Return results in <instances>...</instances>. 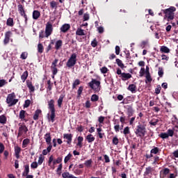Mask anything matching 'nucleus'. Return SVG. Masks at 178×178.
I'll list each match as a JSON object with an SVG mask.
<instances>
[{"instance_id":"nucleus-27","label":"nucleus","mask_w":178,"mask_h":178,"mask_svg":"<svg viewBox=\"0 0 178 178\" xmlns=\"http://www.w3.org/2000/svg\"><path fill=\"white\" fill-rule=\"evenodd\" d=\"M25 118H26V111L22 110L19 112V119H21L22 120H25Z\"/></svg>"},{"instance_id":"nucleus-21","label":"nucleus","mask_w":178,"mask_h":178,"mask_svg":"<svg viewBox=\"0 0 178 178\" xmlns=\"http://www.w3.org/2000/svg\"><path fill=\"white\" fill-rule=\"evenodd\" d=\"M63 44V42H62V40H58L56 42V45H55V49L58 51L59 49H60V47H62Z\"/></svg>"},{"instance_id":"nucleus-33","label":"nucleus","mask_w":178,"mask_h":178,"mask_svg":"<svg viewBox=\"0 0 178 178\" xmlns=\"http://www.w3.org/2000/svg\"><path fill=\"white\" fill-rule=\"evenodd\" d=\"M38 52H39V54H42V52H44V46L41 43L38 44Z\"/></svg>"},{"instance_id":"nucleus-53","label":"nucleus","mask_w":178,"mask_h":178,"mask_svg":"<svg viewBox=\"0 0 178 178\" xmlns=\"http://www.w3.org/2000/svg\"><path fill=\"white\" fill-rule=\"evenodd\" d=\"M160 137H161V138H163V139L168 138H169V134H168L166 133H161L160 134Z\"/></svg>"},{"instance_id":"nucleus-18","label":"nucleus","mask_w":178,"mask_h":178,"mask_svg":"<svg viewBox=\"0 0 178 178\" xmlns=\"http://www.w3.org/2000/svg\"><path fill=\"white\" fill-rule=\"evenodd\" d=\"M51 114H48V120L54 123L55 122V111H50Z\"/></svg>"},{"instance_id":"nucleus-31","label":"nucleus","mask_w":178,"mask_h":178,"mask_svg":"<svg viewBox=\"0 0 178 178\" xmlns=\"http://www.w3.org/2000/svg\"><path fill=\"white\" fill-rule=\"evenodd\" d=\"M29 144H30V140L29 138L24 139L22 142V148H26Z\"/></svg>"},{"instance_id":"nucleus-10","label":"nucleus","mask_w":178,"mask_h":178,"mask_svg":"<svg viewBox=\"0 0 178 178\" xmlns=\"http://www.w3.org/2000/svg\"><path fill=\"white\" fill-rule=\"evenodd\" d=\"M120 77L121 80H122V81H126L129 80V79H131V74L123 72L122 74H121V76H120Z\"/></svg>"},{"instance_id":"nucleus-12","label":"nucleus","mask_w":178,"mask_h":178,"mask_svg":"<svg viewBox=\"0 0 178 178\" xmlns=\"http://www.w3.org/2000/svg\"><path fill=\"white\" fill-rule=\"evenodd\" d=\"M26 86L29 90V92H34L35 91V87L33 86V83L29 80L26 81Z\"/></svg>"},{"instance_id":"nucleus-50","label":"nucleus","mask_w":178,"mask_h":178,"mask_svg":"<svg viewBox=\"0 0 178 178\" xmlns=\"http://www.w3.org/2000/svg\"><path fill=\"white\" fill-rule=\"evenodd\" d=\"M44 156H42V154H40L38 159V165H42V162H44Z\"/></svg>"},{"instance_id":"nucleus-46","label":"nucleus","mask_w":178,"mask_h":178,"mask_svg":"<svg viewBox=\"0 0 178 178\" xmlns=\"http://www.w3.org/2000/svg\"><path fill=\"white\" fill-rule=\"evenodd\" d=\"M151 172H152V168H151V167L146 168V170L145 172V176L149 175V173H151Z\"/></svg>"},{"instance_id":"nucleus-60","label":"nucleus","mask_w":178,"mask_h":178,"mask_svg":"<svg viewBox=\"0 0 178 178\" xmlns=\"http://www.w3.org/2000/svg\"><path fill=\"white\" fill-rule=\"evenodd\" d=\"M11 35H12V32L8 31V32H6V34H5V38H8L9 40H10Z\"/></svg>"},{"instance_id":"nucleus-4","label":"nucleus","mask_w":178,"mask_h":178,"mask_svg":"<svg viewBox=\"0 0 178 178\" xmlns=\"http://www.w3.org/2000/svg\"><path fill=\"white\" fill-rule=\"evenodd\" d=\"M176 11V8L170 7L164 10V13L165 15V17H167L168 20H173L175 19V13Z\"/></svg>"},{"instance_id":"nucleus-56","label":"nucleus","mask_w":178,"mask_h":178,"mask_svg":"<svg viewBox=\"0 0 178 178\" xmlns=\"http://www.w3.org/2000/svg\"><path fill=\"white\" fill-rule=\"evenodd\" d=\"M91 45L93 48H95V47L98 45V42H97V39H94L93 41H92Z\"/></svg>"},{"instance_id":"nucleus-52","label":"nucleus","mask_w":178,"mask_h":178,"mask_svg":"<svg viewBox=\"0 0 178 178\" xmlns=\"http://www.w3.org/2000/svg\"><path fill=\"white\" fill-rule=\"evenodd\" d=\"M158 74H159V77L163 76V69H162V67L159 68Z\"/></svg>"},{"instance_id":"nucleus-24","label":"nucleus","mask_w":178,"mask_h":178,"mask_svg":"<svg viewBox=\"0 0 178 178\" xmlns=\"http://www.w3.org/2000/svg\"><path fill=\"white\" fill-rule=\"evenodd\" d=\"M84 165L88 168H91L92 166V159L86 160Z\"/></svg>"},{"instance_id":"nucleus-11","label":"nucleus","mask_w":178,"mask_h":178,"mask_svg":"<svg viewBox=\"0 0 178 178\" xmlns=\"http://www.w3.org/2000/svg\"><path fill=\"white\" fill-rule=\"evenodd\" d=\"M61 33H67L70 30V24H64L60 29Z\"/></svg>"},{"instance_id":"nucleus-19","label":"nucleus","mask_w":178,"mask_h":178,"mask_svg":"<svg viewBox=\"0 0 178 178\" xmlns=\"http://www.w3.org/2000/svg\"><path fill=\"white\" fill-rule=\"evenodd\" d=\"M76 35H86V32L84 31L83 29H81V28H78L76 31Z\"/></svg>"},{"instance_id":"nucleus-61","label":"nucleus","mask_w":178,"mask_h":178,"mask_svg":"<svg viewBox=\"0 0 178 178\" xmlns=\"http://www.w3.org/2000/svg\"><path fill=\"white\" fill-rule=\"evenodd\" d=\"M30 102L29 99L26 100L24 104V108H29L30 106Z\"/></svg>"},{"instance_id":"nucleus-48","label":"nucleus","mask_w":178,"mask_h":178,"mask_svg":"<svg viewBox=\"0 0 178 178\" xmlns=\"http://www.w3.org/2000/svg\"><path fill=\"white\" fill-rule=\"evenodd\" d=\"M148 40L142 41L140 43L141 48H145L146 45H148Z\"/></svg>"},{"instance_id":"nucleus-44","label":"nucleus","mask_w":178,"mask_h":178,"mask_svg":"<svg viewBox=\"0 0 178 178\" xmlns=\"http://www.w3.org/2000/svg\"><path fill=\"white\" fill-rule=\"evenodd\" d=\"M51 70L53 74V76H55L58 73V68L56 67H51Z\"/></svg>"},{"instance_id":"nucleus-29","label":"nucleus","mask_w":178,"mask_h":178,"mask_svg":"<svg viewBox=\"0 0 178 178\" xmlns=\"http://www.w3.org/2000/svg\"><path fill=\"white\" fill-rule=\"evenodd\" d=\"M30 172V167L29 165H25L24 171L23 172V176H27L29 175V173Z\"/></svg>"},{"instance_id":"nucleus-43","label":"nucleus","mask_w":178,"mask_h":178,"mask_svg":"<svg viewBox=\"0 0 178 178\" xmlns=\"http://www.w3.org/2000/svg\"><path fill=\"white\" fill-rule=\"evenodd\" d=\"M0 123L3 124L6 123V117H5V115H0Z\"/></svg>"},{"instance_id":"nucleus-25","label":"nucleus","mask_w":178,"mask_h":178,"mask_svg":"<svg viewBox=\"0 0 178 178\" xmlns=\"http://www.w3.org/2000/svg\"><path fill=\"white\" fill-rule=\"evenodd\" d=\"M97 134L99 137V138H104V136H105V134L102 133V128L99 127L97 129Z\"/></svg>"},{"instance_id":"nucleus-51","label":"nucleus","mask_w":178,"mask_h":178,"mask_svg":"<svg viewBox=\"0 0 178 178\" xmlns=\"http://www.w3.org/2000/svg\"><path fill=\"white\" fill-rule=\"evenodd\" d=\"M31 169H37L38 168V163L37 162H33L31 164Z\"/></svg>"},{"instance_id":"nucleus-3","label":"nucleus","mask_w":178,"mask_h":178,"mask_svg":"<svg viewBox=\"0 0 178 178\" xmlns=\"http://www.w3.org/2000/svg\"><path fill=\"white\" fill-rule=\"evenodd\" d=\"M76 63H77V54H76V53H73L68 59L66 66L67 67L72 68L76 65Z\"/></svg>"},{"instance_id":"nucleus-47","label":"nucleus","mask_w":178,"mask_h":178,"mask_svg":"<svg viewBox=\"0 0 178 178\" xmlns=\"http://www.w3.org/2000/svg\"><path fill=\"white\" fill-rule=\"evenodd\" d=\"M113 145H118V144H119V138H118V136H115L113 138Z\"/></svg>"},{"instance_id":"nucleus-30","label":"nucleus","mask_w":178,"mask_h":178,"mask_svg":"<svg viewBox=\"0 0 178 178\" xmlns=\"http://www.w3.org/2000/svg\"><path fill=\"white\" fill-rule=\"evenodd\" d=\"M152 81V78H151V75L149 74V72H147L146 74V81L145 83H151Z\"/></svg>"},{"instance_id":"nucleus-8","label":"nucleus","mask_w":178,"mask_h":178,"mask_svg":"<svg viewBox=\"0 0 178 178\" xmlns=\"http://www.w3.org/2000/svg\"><path fill=\"white\" fill-rule=\"evenodd\" d=\"M63 138H64V143H67L68 145H70V144H72V141L73 140V134H64Z\"/></svg>"},{"instance_id":"nucleus-22","label":"nucleus","mask_w":178,"mask_h":178,"mask_svg":"<svg viewBox=\"0 0 178 178\" xmlns=\"http://www.w3.org/2000/svg\"><path fill=\"white\" fill-rule=\"evenodd\" d=\"M27 77H29V72L25 71L21 76V79L22 80V82L24 83L26 80H27Z\"/></svg>"},{"instance_id":"nucleus-5","label":"nucleus","mask_w":178,"mask_h":178,"mask_svg":"<svg viewBox=\"0 0 178 178\" xmlns=\"http://www.w3.org/2000/svg\"><path fill=\"white\" fill-rule=\"evenodd\" d=\"M16 95H15V92L10 93L8 95L6 102L9 106H13V105H16L19 102V99H14Z\"/></svg>"},{"instance_id":"nucleus-6","label":"nucleus","mask_w":178,"mask_h":178,"mask_svg":"<svg viewBox=\"0 0 178 178\" xmlns=\"http://www.w3.org/2000/svg\"><path fill=\"white\" fill-rule=\"evenodd\" d=\"M27 131H29V128L26 126L24 122L19 124V129H18V137L24 136L27 134Z\"/></svg>"},{"instance_id":"nucleus-16","label":"nucleus","mask_w":178,"mask_h":178,"mask_svg":"<svg viewBox=\"0 0 178 178\" xmlns=\"http://www.w3.org/2000/svg\"><path fill=\"white\" fill-rule=\"evenodd\" d=\"M44 138L45 139L47 145H49H49H52L51 144V140H52L51 138V134H49V133L46 134L44 135Z\"/></svg>"},{"instance_id":"nucleus-38","label":"nucleus","mask_w":178,"mask_h":178,"mask_svg":"<svg viewBox=\"0 0 178 178\" xmlns=\"http://www.w3.org/2000/svg\"><path fill=\"white\" fill-rule=\"evenodd\" d=\"M159 122V120H158V119H152L149 122V124H151V126H156V124H158Z\"/></svg>"},{"instance_id":"nucleus-9","label":"nucleus","mask_w":178,"mask_h":178,"mask_svg":"<svg viewBox=\"0 0 178 178\" xmlns=\"http://www.w3.org/2000/svg\"><path fill=\"white\" fill-rule=\"evenodd\" d=\"M18 8V12H19L21 16H24V19L27 20V15H26V13H24V8L23 7V5L19 4L17 6Z\"/></svg>"},{"instance_id":"nucleus-15","label":"nucleus","mask_w":178,"mask_h":178,"mask_svg":"<svg viewBox=\"0 0 178 178\" xmlns=\"http://www.w3.org/2000/svg\"><path fill=\"white\" fill-rule=\"evenodd\" d=\"M20 152H22V148L19 146H15V154L17 159L20 158Z\"/></svg>"},{"instance_id":"nucleus-40","label":"nucleus","mask_w":178,"mask_h":178,"mask_svg":"<svg viewBox=\"0 0 178 178\" xmlns=\"http://www.w3.org/2000/svg\"><path fill=\"white\" fill-rule=\"evenodd\" d=\"M159 152V148L154 147L153 149H151L150 153L156 155Z\"/></svg>"},{"instance_id":"nucleus-32","label":"nucleus","mask_w":178,"mask_h":178,"mask_svg":"<svg viewBox=\"0 0 178 178\" xmlns=\"http://www.w3.org/2000/svg\"><path fill=\"white\" fill-rule=\"evenodd\" d=\"M50 8L51 9H58V3L55 1H52L50 2Z\"/></svg>"},{"instance_id":"nucleus-20","label":"nucleus","mask_w":178,"mask_h":178,"mask_svg":"<svg viewBox=\"0 0 178 178\" xmlns=\"http://www.w3.org/2000/svg\"><path fill=\"white\" fill-rule=\"evenodd\" d=\"M84 140V138L83 136H79L78 137V143L76 145L79 147V148H81L83 147V141Z\"/></svg>"},{"instance_id":"nucleus-36","label":"nucleus","mask_w":178,"mask_h":178,"mask_svg":"<svg viewBox=\"0 0 178 178\" xmlns=\"http://www.w3.org/2000/svg\"><path fill=\"white\" fill-rule=\"evenodd\" d=\"M115 60H116V63L120 67H121V69H123V67H124V64H123V62H122V60L117 58Z\"/></svg>"},{"instance_id":"nucleus-35","label":"nucleus","mask_w":178,"mask_h":178,"mask_svg":"<svg viewBox=\"0 0 178 178\" xmlns=\"http://www.w3.org/2000/svg\"><path fill=\"white\" fill-rule=\"evenodd\" d=\"M63 98H65V96H63V95H61L58 100V106L59 108L62 106V103L63 102Z\"/></svg>"},{"instance_id":"nucleus-54","label":"nucleus","mask_w":178,"mask_h":178,"mask_svg":"<svg viewBox=\"0 0 178 178\" xmlns=\"http://www.w3.org/2000/svg\"><path fill=\"white\" fill-rule=\"evenodd\" d=\"M104 158L106 163H109V162H111V159H109L108 155L104 154Z\"/></svg>"},{"instance_id":"nucleus-7","label":"nucleus","mask_w":178,"mask_h":178,"mask_svg":"<svg viewBox=\"0 0 178 178\" xmlns=\"http://www.w3.org/2000/svg\"><path fill=\"white\" fill-rule=\"evenodd\" d=\"M52 31H54V27L52 26V24L51 22H47L46 24V27H45V37L46 38H48L51 34H52Z\"/></svg>"},{"instance_id":"nucleus-37","label":"nucleus","mask_w":178,"mask_h":178,"mask_svg":"<svg viewBox=\"0 0 178 178\" xmlns=\"http://www.w3.org/2000/svg\"><path fill=\"white\" fill-rule=\"evenodd\" d=\"M6 24H7V26H9L10 27H13V18H8L7 19Z\"/></svg>"},{"instance_id":"nucleus-23","label":"nucleus","mask_w":178,"mask_h":178,"mask_svg":"<svg viewBox=\"0 0 178 178\" xmlns=\"http://www.w3.org/2000/svg\"><path fill=\"white\" fill-rule=\"evenodd\" d=\"M86 140L88 143H92L95 141V138L94 137V136H92V134H89L86 136Z\"/></svg>"},{"instance_id":"nucleus-64","label":"nucleus","mask_w":178,"mask_h":178,"mask_svg":"<svg viewBox=\"0 0 178 178\" xmlns=\"http://www.w3.org/2000/svg\"><path fill=\"white\" fill-rule=\"evenodd\" d=\"M45 37L44 31H41L39 33V38H44Z\"/></svg>"},{"instance_id":"nucleus-26","label":"nucleus","mask_w":178,"mask_h":178,"mask_svg":"<svg viewBox=\"0 0 178 178\" xmlns=\"http://www.w3.org/2000/svg\"><path fill=\"white\" fill-rule=\"evenodd\" d=\"M41 113V110H36L35 112V114L33 115V120H38V118L40 116V114Z\"/></svg>"},{"instance_id":"nucleus-39","label":"nucleus","mask_w":178,"mask_h":178,"mask_svg":"<svg viewBox=\"0 0 178 178\" xmlns=\"http://www.w3.org/2000/svg\"><path fill=\"white\" fill-rule=\"evenodd\" d=\"M83 90H84V88L83 86H80L77 90L78 98H80L81 97V93L83 92Z\"/></svg>"},{"instance_id":"nucleus-41","label":"nucleus","mask_w":178,"mask_h":178,"mask_svg":"<svg viewBox=\"0 0 178 178\" xmlns=\"http://www.w3.org/2000/svg\"><path fill=\"white\" fill-rule=\"evenodd\" d=\"M72 156H73V155H72V154L69 153L67 154V156H66L65 157V159H64L65 163H67V162H69V161H70V159L72 158Z\"/></svg>"},{"instance_id":"nucleus-14","label":"nucleus","mask_w":178,"mask_h":178,"mask_svg":"<svg viewBox=\"0 0 178 178\" xmlns=\"http://www.w3.org/2000/svg\"><path fill=\"white\" fill-rule=\"evenodd\" d=\"M127 90H129V91H131L132 94H136L137 91V86H136V84H130L128 86Z\"/></svg>"},{"instance_id":"nucleus-62","label":"nucleus","mask_w":178,"mask_h":178,"mask_svg":"<svg viewBox=\"0 0 178 178\" xmlns=\"http://www.w3.org/2000/svg\"><path fill=\"white\" fill-rule=\"evenodd\" d=\"M90 19V15H88V13H86L83 15V21L84 22H87V20H89Z\"/></svg>"},{"instance_id":"nucleus-57","label":"nucleus","mask_w":178,"mask_h":178,"mask_svg":"<svg viewBox=\"0 0 178 178\" xmlns=\"http://www.w3.org/2000/svg\"><path fill=\"white\" fill-rule=\"evenodd\" d=\"M100 71L103 74H105L106 73L108 72V68L106 67H103L100 69Z\"/></svg>"},{"instance_id":"nucleus-55","label":"nucleus","mask_w":178,"mask_h":178,"mask_svg":"<svg viewBox=\"0 0 178 178\" xmlns=\"http://www.w3.org/2000/svg\"><path fill=\"white\" fill-rule=\"evenodd\" d=\"M27 56H28V54L27 52L24 51V52H22V54H21V59H27Z\"/></svg>"},{"instance_id":"nucleus-34","label":"nucleus","mask_w":178,"mask_h":178,"mask_svg":"<svg viewBox=\"0 0 178 178\" xmlns=\"http://www.w3.org/2000/svg\"><path fill=\"white\" fill-rule=\"evenodd\" d=\"M160 51L161 52H164V54H169L170 52V50L167 47L163 46L161 47Z\"/></svg>"},{"instance_id":"nucleus-49","label":"nucleus","mask_w":178,"mask_h":178,"mask_svg":"<svg viewBox=\"0 0 178 178\" xmlns=\"http://www.w3.org/2000/svg\"><path fill=\"white\" fill-rule=\"evenodd\" d=\"M79 84H80V80L76 79L72 84V88H76V86H79Z\"/></svg>"},{"instance_id":"nucleus-58","label":"nucleus","mask_w":178,"mask_h":178,"mask_svg":"<svg viewBox=\"0 0 178 178\" xmlns=\"http://www.w3.org/2000/svg\"><path fill=\"white\" fill-rule=\"evenodd\" d=\"M5 151V145H3V143H0V154H2Z\"/></svg>"},{"instance_id":"nucleus-28","label":"nucleus","mask_w":178,"mask_h":178,"mask_svg":"<svg viewBox=\"0 0 178 178\" xmlns=\"http://www.w3.org/2000/svg\"><path fill=\"white\" fill-rule=\"evenodd\" d=\"M51 149H52V145H49L47 149H44L42 151V155H48V153L51 152Z\"/></svg>"},{"instance_id":"nucleus-17","label":"nucleus","mask_w":178,"mask_h":178,"mask_svg":"<svg viewBox=\"0 0 178 178\" xmlns=\"http://www.w3.org/2000/svg\"><path fill=\"white\" fill-rule=\"evenodd\" d=\"M41 16L40 11L35 10L33 12V20H38V19Z\"/></svg>"},{"instance_id":"nucleus-2","label":"nucleus","mask_w":178,"mask_h":178,"mask_svg":"<svg viewBox=\"0 0 178 178\" xmlns=\"http://www.w3.org/2000/svg\"><path fill=\"white\" fill-rule=\"evenodd\" d=\"M88 86L93 90L95 92H99L101 91V81L92 79L90 82L88 83Z\"/></svg>"},{"instance_id":"nucleus-13","label":"nucleus","mask_w":178,"mask_h":178,"mask_svg":"<svg viewBox=\"0 0 178 178\" xmlns=\"http://www.w3.org/2000/svg\"><path fill=\"white\" fill-rule=\"evenodd\" d=\"M55 101L54 99H51L50 101L48 102V106H49V109L50 112H54L55 111Z\"/></svg>"},{"instance_id":"nucleus-63","label":"nucleus","mask_w":178,"mask_h":178,"mask_svg":"<svg viewBox=\"0 0 178 178\" xmlns=\"http://www.w3.org/2000/svg\"><path fill=\"white\" fill-rule=\"evenodd\" d=\"M161 86H158L156 88H155V93L156 94H160L161 93Z\"/></svg>"},{"instance_id":"nucleus-42","label":"nucleus","mask_w":178,"mask_h":178,"mask_svg":"<svg viewBox=\"0 0 178 178\" xmlns=\"http://www.w3.org/2000/svg\"><path fill=\"white\" fill-rule=\"evenodd\" d=\"M99 99V97L97 95H92L91 97L92 102H97V101H98Z\"/></svg>"},{"instance_id":"nucleus-45","label":"nucleus","mask_w":178,"mask_h":178,"mask_svg":"<svg viewBox=\"0 0 178 178\" xmlns=\"http://www.w3.org/2000/svg\"><path fill=\"white\" fill-rule=\"evenodd\" d=\"M123 134L125 136H127V134H130V128L129 127H127L124 129Z\"/></svg>"},{"instance_id":"nucleus-1","label":"nucleus","mask_w":178,"mask_h":178,"mask_svg":"<svg viewBox=\"0 0 178 178\" xmlns=\"http://www.w3.org/2000/svg\"><path fill=\"white\" fill-rule=\"evenodd\" d=\"M134 133L136 137L143 138V137H145V134H147V125L139 122L135 128Z\"/></svg>"},{"instance_id":"nucleus-59","label":"nucleus","mask_w":178,"mask_h":178,"mask_svg":"<svg viewBox=\"0 0 178 178\" xmlns=\"http://www.w3.org/2000/svg\"><path fill=\"white\" fill-rule=\"evenodd\" d=\"M8 82H6V81L5 79H1L0 80V88L1 87H3V86H5V84H7Z\"/></svg>"}]
</instances>
